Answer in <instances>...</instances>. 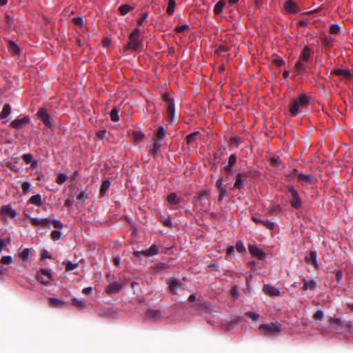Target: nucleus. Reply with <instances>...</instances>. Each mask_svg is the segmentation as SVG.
Here are the masks:
<instances>
[{"mask_svg":"<svg viewBox=\"0 0 353 353\" xmlns=\"http://www.w3.org/2000/svg\"><path fill=\"white\" fill-rule=\"evenodd\" d=\"M309 104L308 97L305 94H301L296 99L291 100L288 107L292 116H296L302 112V109Z\"/></svg>","mask_w":353,"mask_h":353,"instance_id":"obj_1","label":"nucleus"},{"mask_svg":"<svg viewBox=\"0 0 353 353\" xmlns=\"http://www.w3.org/2000/svg\"><path fill=\"white\" fill-rule=\"evenodd\" d=\"M259 330L263 332V334L267 336H276L281 331V328L277 323H270L269 324H261L259 327Z\"/></svg>","mask_w":353,"mask_h":353,"instance_id":"obj_2","label":"nucleus"},{"mask_svg":"<svg viewBox=\"0 0 353 353\" xmlns=\"http://www.w3.org/2000/svg\"><path fill=\"white\" fill-rule=\"evenodd\" d=\"M330 325L332 330L336 333H342L350 327L348 323L342 321L340 319L332 318L330 320Z\"/></svg>","mask_w":353,"mask_h":353,"instance_id":"obj_3","label":"nucleus"},{"mask_svg":"<svg viewBox=\"0 0 353 353\" xmlns=\"http://www.w3.org/2000/svg\"><path fill=\"white\" fill-rule=\"evenodd\" d=\"M162 319V313L159 310L148 309L145 315V319L148 321L159 322Z\"/></svg>","mask_w":353,"mask_h":353,"instance_id":"obj_4","label":"nucleus"},{"mask_svg":"<svg viewBox=\"0 0 353 353\" xmlns=\"http://www.w3.org/2000/svg\"><path fill=\"white\" fill-rule=\"evenodd\" d=\"M288 190L292 196L290 204L294 208H299L301 206V200L299 196L298 192L292 186H288Z\"/></svg>","mask_w":353,"mask_h":353,"instance_id":"obj_5","label":"nucleus"},{"mask_svg":"<svg viewBox=\"0 0 353 353\" xmlns=\"http://www.w3.org/2000/svg\"><path fill=\"white\" fill-rule=\"evenodd\" d=\"M163 99L167 105L168 116L172 120L174 115V104L168 94H164Z\"/></svg>","mask_w":353,"mask_h":353,"instance_id":"obj_6","label":"nucleus"},{"mask_svg":"<svg viewBox=\"0 0 353 353\" xmlns=\"http://www.w3.org/2000/svg\"><path fill=\"white\" fill-rule=\"evenodd\" d=\"M51 273L50 270H46V269H41L40 271V273L37 274V279L41 283V284H47L50 282L51 279Z\"/></svg>","mask_w":353,"mask_h":353,"instance_id":"obj_7","label":"nucleus"},{"mask_svg":"<svg viewBox=\"0 0 353 353\" xmlns=\"http://www.w3.org/2000/svg\"><path fill=\"white\" fill-rule=\"evenodd\" d=\"M123 286L121 283L114 281L108 285L105 291L108 294H114L119 293L121 290Z\"/></svg>","mask_w":353,"mask_h":353,"instance_id":"obj_8","label":"nucleus"},{"mask_svg":"<svg viewBox=\"0 0 353 353\" xmlns=\"http://www.w3.org/2000/svg\"><path fill=\"white\" fill-rule=\"evenodd\" d=\"M249 252L250 254L259 259H263L265 258V254L263 251L258 248L256 245L250 244L248 245Z\"/></svg>","mask_w":353,"mask_h":353,"instance_id":"obj_9","label":"nucleus"},{"mask_svg":"<svg viewBox=\"0 0 353 353\" xmlns=\"http://www.w3.org/2000/svg\"><path fill=\"white\" fill-rule=\"evenodd\" d=\"M263 291L265 294L271 296L280 295L279 289L270 284H265L263 287Z\"/></svg>","mask_w":353,"mask_h":353,"instance_id":"obj_10","label":"nucleus"},{"mask_svg":"<svg viewBox=\"0 0 353 353\" xmlns=\"http://www.w3.org/2000/svg\"><path fill=\"white\" fill-rule=\"evenodd\" d=\"M37 116L41 119L43 123L48 127H51L52 123H51V117L48 114L46 110L43 108H41L38 112Z\"/></svg>","mask_w":353,"mask_h":353,"instance_id":"obj_11","label":"nucleus"},{"mask_svg":"<svg viewBox=\"0 0 353 353\" xmlns=\"http://www.w3.org/2000/svg\"><path fill=\"white\" fill-rule=\"evenodd\" d=\"M30 122V118L25 117L20 119H15L11 122L10 125L15 129H20L26 126Z\"/></svg>","mask_w":353,"mask_h":353,"instance_id":"obj_12","label":"nucleus"},{"mask_svg":"<svg viewBox=\"0 0 353 353\" xmlns=\"http://www.w3.org/2000/svg\"><path fill=\"white\" fill-rule=\"evenodd\" d=\"M298 179L302 184H313L316 181L314 176L310 174H299Z\"/></svg>","mask_w":353,"mask_h":353,"instance_id":"obj_13","label":"nucleus"},{"mask_svg":"<svg viewBox=\"0 0 353 353\" xmlns=\"http://www.w3.org/2000/svg\"><path fill=\"white\" fill-rule=\"evenodd\" d=\"M159 252V248L156 245H152L150 248L141 250L140 252H137L136 254L139 256L140 253L143 254L145 256H152L157 254Z\"/></svg>","mask_w":353,"mask_h":353,"instance_id":"obj_14","label":"nucleus"},{"mask_svg":"<svg viewBox=\"0 0 353 353\" xmlns=\"http://www.w3.org/2000/svg\"><path fill=\"white\" fill-rule=\"evenodd\" d=\"M0 212L2 216H9L12 219H14L17 215L16 210L12 208L10 205H3Z\"/></svg>","mask_w":353,"mask_h":353,"instance_id":"obj_15","label":"nucleus"},{"mask_svg":"<svg viewBox=\"0 0 353 353\" xmlns=\"http://www.w3.org/2000/svg\"><path fill=\"white\" fill-rule=\"evenodd\" d=\"M252 219L255 223H260L264 225L267 228L270 230H273L274 228L275 224L273 222H271L266 219H261L259 218H257L256 216H252Z\"/></svg>","mask_w":353,"mask_h":353,"instance_id":"obj_16","label":"nucleus"},{"mask_svg":"<svg viewBox=\"0 0 353 353\" xmlns=\"http://www.w3.org/2000/svg\"><path fill=\"white\" fill-rule=\"evenodd\" d=\"M137 38L138 37H130V42L126 45L125 49L126 50L132 49L133 50H137L140 46V43L137 40Z\"/></svg>","mask_w":353,"mask_h":353,"instance_id":"obj_17","label":"nucleus"},{"mask_svg":"<svg viewBox=\"0 0 353 353\" xmlns=\"http://www.w3.org/2000/svg\"><path fill=\"white\" fill-rule=\"evenodd\" d=\"M22 159L26 163H30L31 164L32 167L33 168H35L37 167L38 165V162L37 160H34L33 159V157L32 156V154H24L23 156H22Z\"/></svg>","mask_w":353,"mask_h":353,"instance_id":"obj_18","label":"nucleus"},{"mask_svg":"<svg viewBox=\"0 0 353 353\" xmlns=\"http://www.w3.org/2000/svg\"><path fill=\"white\" fill-rule=\"evenodd\" d=\"M334 74L339 76V77H344L346 78H351L352 73V71L349 69L347 70H343V69H336L333 71Z\"/></svg>","mask_w":353,"mask_h":353,"instance_id":"obj_19","label":"nucleus"},{"mask_svg":"<svg viewBox=\"0 0 353 353\" xmlns=\"http://www.w3.org/2000/svg\"><path fill=\"white\" fill-rule=\"evenodd\" d=\"M303 289L304 290H314L316 288V282L313 280H307L305 278L303 279Z\"/></svg>","mask_w":353,"mask_h":353,"instance_id":"obj_20","label":"nucleus"},{"mask_svg":"<svg viewBox=\"0 0 353 353\" xmlns=\"http://www.w3.org/2000/svg\"><path fill=\"white\" fill-rule=\"evenodd\" d=\"M49 301H50V307H65V303L61 299H55V298H49Z\"/></svg>","mask_w":353,"mask_h":353,"instance_id":"obj_21","label":"nucleus"},{"mask_svg":"<svg viewBox=\"0 0 353 353\" xmlns=\"http://www.w3.org/2000/svg\"><path fill=\"white\" fill-rule=\"evenodd\" d=\"M284 8L288 12H296V4L293 1H287L284 4Z\"/></svg>","mask_w":353,"mask_h":353,"instance_id":"obj_22","label":"nucleus"},{"mask_svg":"<svg viewBox=\"0 0 353 353\" xmlns=\"http://www.w3.org/2000/svg\"><path fill=\"white\" fill-rule=\"evenodd\" d=\"M110 181L108 179L104 180L101 185L99 190V194L101 196H104L106 193V191L110 188Z\"/></svg>","mask_w":353,"mask_h":353,"instance_id":"obj_23","label":"nucleus"},{"mask_svg":"<svg viewBox=\"0 0 353 353\" xmlns=\"http://www.w3.org/2000/svg\"><path fill=\"white\" fill-rule=\"evenodd\" d=\"M305 62L302 60H299L296 63L295 66H294V68L296 71V75L300 74L301 73H302L303 72L305 71Z\"/></svg>","mask_w":353,"mask_h":353,"instance_id":"obj_24","label":"nucleus"},{"mask_svg":"<svg viewBox=\"0 0 353 353\" xmlns=\"http://www.w3.org/2000/svg\"><path fill=\"white\" fill-rule=\"evenodd\" d=\"M29 201L37 206H41L43 204L41 196L39 194L31 196Z\"/></svg>","mask_w":353,"mask_h":353,"instance_id":"obj_25","label":"nucleus"},{"mask_svg":"<svg viewBox=\"0 0 353 353\" xmlns=\"http://www.w3.org/2000/svg\"><path fill=\"white\" fill-rule=\"evenodd\" d=\"M179 286V281L172 279L169 282V289L172 294H176V289Z\"/></svg>","mask_w":353,"mask_h":353,"instance_id":"obj_26","label":"nucleus"},{"mask_svg":"<svg viewBox=\"0 0 353 353\" xmlns=\"http://www.w3.org/2000/svg\"><path fill=\"white\" fill-rule=\"evenodd\" d=\"M305 259L308 263H312V265H317L316 260V252L315 251H311L309 256L305 257Z\"/></svg>","mask_w":353,"mask_h":353,"instance_id":"obj_27","label":"nucleus"},{"mask_svg":"<svg viewBox=\"0 0 353 353\" xmlns=\"http://www.w3.org/2000/svg\"><path fill=\"white\" fill-rule=\"evenodd\" d=\"M168 201L172 205L178 204L180 201V199L177 196V195L172 192L168 195L167 196Z\"/></svg>","mask_w":353,"mask_h":353,"instance_id":"obj_28","label":"nucleus"},{"mask_svg":"<svg viewBox=\"0 0 353 353\" xmlns=\"http://www.w3.org/2000/svg\"><path fill=\"white\" fill-rule=\"evenodd\" d=\"M11 112V107L9 104H6L2 109V111L0 114L1 119L7 118Z\"/></svg>","mask_w":353,"mask_h":353,"instance_id":"obj_29","label":"nucleus"},{"mask_svg":"<svg viewBox=\"0 0 353 353\" xmlns=\"http://www.w3.org/2000/svg\"><path fill=\"white\" fill-rule=\"evenodd\" d=\"M310 57V50L308 47H304L301 54V59L305 62H307Z\"/></svg>","mask_w":353,"mask_h":353,"instance_id":"obj_30","label":"nucleus"},{"mask_svg":"<svg viewBox=\"0 0 353 353\" xmlns=\"http://www.w3.org/2000/svg\"><path fill=\"white\" fill-rule=\"evenodd\" d=\"M29 253L30 249L28 248L19 250V257L22 261H26L28 259Z\"/></svg>","mask_w":353,"mask_h":353,"instance_id":"obj_31","label":"nucleus"},{"mask_svg":"<svg viewBox=\"0 0 353 353\" xmlns=\"http://www.w3.org/2000/svg\"><path fill=\"white\" fill-rule=\"evenodd\" d=\"M225 5V3L224 1L223 0H220L219 1L214 8V12H215V14H219L221 12V11L223 10L224 6Z\"/></svg>","mask_w":353,"mask_h":353,"instance_id":"obj_32","label":"nucleus"},{"mask_svg":"<svg viewBox=\"0 0 353 353\" xmlns=\"http://www.w3.org/2000/svg\"><path fill=\"white\" fill-rule=\"evenodd\" d=\"M72 303L73 305H75L80 309H83L85 307V303L83 300L78 299L77 298H73L72 299Z\"/></svg>","mask_w":353,"mask_h":353,"instance_id":"obj_33","label":"nucleus"},{"mask_svg":"<svg viewBox=\"0 0 353 353\" xmlns=\"http://www.w3.org/2000/svg\"><path fill=\"white\" fill-rule=\"evenodd\" d=\"M246 176V174L245 173H239L237 175V179L234 184V188H237V189H240L241 187V185H242V183H243V181L241 179V178L243 176Z\"/></svg>","mask_w":353,"mask_h":353,"instance_id":"obj_34","label":"nucleus"},{"mask_svg":"<svg viewBox=\"0 0 353 353\" xmlns=\"http://www.w3.org/2000/svg\"><path fill=\"white\" fill-rule=\"evenodd\" d=\"M9 49L14 54H19V48L18 46L13 41H9Z\"/></svg>","mask_w":353,"mask_h":353,"instance_id":"obj_35","label":"nucleus"},{"mask_svg":"<svg viewBox=\"0 0 353 353\" xmlns=\"http://www.w3.org/2000/svg\"><path fill=\"white\" fill-rule=\"evenodd\" d=\"M199 134V132H194L192 133H190L189 134L187 137H186V141H187V143L188 144H191L192 143L195 139H196V137H197V135Z\"/></svg>","mask_w":353,"mask_h":353,"instance_id":"obj_36","label":"nucleus"},{"mask_svg":"<svg viewBox=\"0 0 353 353\" xmlns=\"http://www.w3.org/2000/svg\"><path fill=\"white\" fill-rule=\"evenodd\" d=\"M175 2L174 0H169L167 8V12L169 14H172L174 12Z\"/></svg>","mask_w":353,"mask_h":353,"instance_id":"obj_37","label":"nucleus"},{"mask_svg":"<svg viewBox=\"0 0 353 353\" xmlns=\"http://www.w3.org/2000/svg\"><path fill=\"white\" fill-rule=\"evenodd\" d=\"M165 129L163 127H160L156 133V137L158 139H161L165 136Z\"/></svg>","mask_w":353,"mask_h":353,"instance_id":"obj_38","label":"nucleus"},{"mask_svg":"<svg viewBox=\"0 0 353 353\" xmlns=\"http://www.w3.org/2000/svg\"><path fill=\"white\" fill-rule=\"evenodd\" d=\"M110 117L113 121H118L119 120V111L117 108H113L110 112Z\"/></svg>","mask_w":353,"mask_h":353,"instance_id":"obj_39","label":"nucleus"},{"mask_svg":"<svg viewBox=\"0 0 353 353\" xmlns=\"http://www.w3.org/2000/svg\"><path fill=\"white\" fill-rule=\"evenodd\" d=\"M324 317V313L322 310H317L313 315V319L315 321H321Z\"/></svg>","mask_w":353,"mask_h":353,"instance_id":"obj_40","label":"nucleus"},{"mask_svg":"<svg viewBox=\"0 0 353 353\" xmlns=\"http://www.w3.org/2000/svg\"><path fill=\"white\" fill-rule=\"evenodd\" d=\"M235 248L237 250V252H239V253H244L246 252L245 248L243 242L241 241H239L236 243Z\"/></svg>","mask_w":353,"mask_h":353,"instance_id":"obj_41","label":"nucleus"},{"mask_svg":"<svg viewBox=\"0 0 353 353\" xmlns=\"http://www.w3.org/2000/svg\"><path fill=\"white\" fill-rule=\"evenodd\" d=\"M131 9L132 8L128 5H123L119 8V12L123 15L127 14Z\"/></svg>","mask_w":353,"mask_h":353,"instance_id":"obj_42","label":"nucleus"},{"mask_svg":"<svg viewBox=\"0 0 353 353\" xmlns=\"http://www.w3.org/2000/svg\"><path fill=\"white\" fill-rule=\"evenodd\" d=\"M245 316L254 321H257L259 317V314L254 312H247Z\"/></svg>","mask_w":353,"mask_h":353,"instance_id":"obj_43","label":"nucleus"},{"mask_svg":"<svg viewBox=\"0 0 353 353\" xmlns=\"http://www.w3.org/2000/svg\"><path fill=\"white\" fill-rule=\"evenodd\" d=\"M10 243V239L9 238L7 239H0V252L1 250L6 248Z\"/></svg>","mask_w":353,"mask_h":353,"instance_id":"obj_44","label":"nucleus"},{"mask_svg":"<svg viewBox=\"0 0 353 353\" xmlns=\"http://www.w3.org/2000/svg\"><path fill=\"white\" fill-rule=\"evenodd\" d=\"M330 32L334 34H337L341 31V27L339 24H333L330 27Z\"/></svg>","mask_w":353,"mask_h":353,"instance_id":"obj_45","label":"nucleus"},{"mask_svg":"<svg viewBox=\"0 0 353 353\" xmlns=\"http://www.w3.org/2000/svg\"><path fill=\"white\" fill-rule=\"evenodd\" d=\"M67 179V175L63 173H61L59 174V176L57 178V183L59 184L63 183Z\"/></svg>","mask_w":353,"mask_h":353,"instance_id":"obj_46","label":"nucleus"},{"mask_svg":"<svg viewBox=\"0 0 353 353\" xmlns=\"http://www.w3.org/2000/svg\"><path fill=\"white\" fill-rule=\"evenodd\" d=\"M21 189L23 194H27L30 189V184L28 182H23L21 185Z\"/></svg>","mask_w":353,"mask_h":353,"instance_id":"obj_47","label":"nucleus"},{"mask_svg":"<svg viewBox=\"0 0 353 353\" xmlns=\"http://www.w3.org/2000/svg\"><path fill=\"white\" fill-rule=\"evenodd\" d=\"M219 201L223 200V199L228 195V191L225 189V188H220V190H219Z\"/></svg>","mask_w":353,"mask_h":353,"instance_id":"obj_48","label":"nucleus"},{"mask_svg":"<svg viewBox=\"0 0 353 353\" xmlns=\"http://www.w3.org/2000/svg\"><path fill=\"white\" fill-rule=\"evenodd\" d=\"M161 147V143L159 141L156 140L153 144L152 152L153 153H157Z\"/></svg>","mask_w":353,"mask_h":353,"instance_id":"obj_49","label":"nucleus"},{"mask_svg":"<svg viewBox=\"0 0 353 353\" xmlns=\"http://www.w3.org/2000/svg\"><path fill=\"white\" fill-rule=\"evenodd\" d=\"M133 134L134 139L137 141H141L144 137L143 133L141 131L134 132Z\"/></svg>","mask_w":353,"mask_h":353,"instance_id":"obj_50","label":"nucleus"},{"mask_svg":"<svg viewBox=\"0 0 353 353\" xmlns=\"http://www.w3.org/2000/svg\"><path fill=\"white\" fill-rule=\"evenodd\" d=\"M51 238L54 241H57L61 238V232L59 231L53 230L51 232Z\"/></svg>","mask_w":353,"mask_h":353,"instance_id":"obj_51","label":"nucleus"},{"mask_svg":"<svg viewBox=\"0 0 353 353\" xmlns=\"http://www.w3.org/2000/svg\"><path fill=\"white\" fill-rule=\"evenodd\" d=\"M230 294L234 298V299H237L238 298V294H239V289L237 288V286L234 285L233 286L231 290H230Z\"/></svg>","mask_w":353,"mask_h":353,"instance_id":"obj_52","label":"nucleus"},{"mask_svg":"<svg viewBox=\"0 0 353 353\" xmlns=\"http://www.w3.org/2000/svg\"><path fill=\"white\" fill-rule=\"evenodd\" d=\"M1 261L2 263L10 264L12 262V258L11 256H5L1 258Z\"/></svg>","mask_w":353,"mask_h":353,"instance_id":"obj_53","label":"nucleus"},{"mask_svg":"<svg viewBox=\"0 0 353 353\" xmlns=\"http://www.w3.org/2000/svg\"><path fill=\"white\" fill-rule=\"evenodd\" d=\"M88 198V194L85 192H81L77 196V199L81 202H84V201Z\"/></svg>","mask_w":353,"mask_h":353,"instance_id":"obj_54","label":"nucleus"},{"mask_svg":"<svg viewBox=\"0 0 353 353\" xmlns=\"http://www.w3.org/2000/svg\"><path fill=\"white\" fill-rule=\"evenodd\" d=\"M40 223H41V225H43V226L50 228V219H48L47 218L41 219H40Z\"/></svg>","mask_w":353,"mask_h":353,"instance_id":"obj_55","label":"nucleus"},{"mask_svg":"<svg viewBox=\"0 0 353 353\" xmlns=\"http://www.w3.org/2000/svg\"><path fill=\"white\" fill-rule=\"evenodd\" d=\"M141 18L137 21V23L139 26H141L143 24V21L148 18V14L147 12H144L141 14Z\"/></svg>","mask_w":353,"mask_h":353,"instance_id":"obj_56","label":"nucleus"},{"mask_svg":"<svg viewBox=\"0 0 353 353\" xmlns=\"http://www.w3.org/2000/svg\"><path fill=\"white\" fill-rule=\"evenodd\" d=\"M188 28V25H182V26H179L176 27L175 30H176V31L177 32H183V31H185Z\"/></svg>","mask_w":353,"mask_h":353,"instance_id":"obj_57","label":"nucleus"},{"mask_svg":"<svg viewBox=\"0 0 353 353\" xmlns=\"http://www.w3.org/2000/svg\"><path fill=\"white\" fill-rule=\"evenodd\" d=\"M216 186L218 190H220V188H225L223 185V178L221 177L219 178L216 182Z\"/></svg>","mask_w":353,"mask_h":353,"instance_id":"obj_58","label":"nucleus"},{"mask_svg":"<svg viewBox=\"0 0 353 353\" xmlns=\"http://www.w3.org/2000/svg\"><path fill=\"white\" fill-rule=\"evenodd\" d=\"M236 163V156L235 154L230 155L228 161V164L230 166H233Z\"/></svg>","mask_w":353,"mask_h":353,"instance_id":"obj_59","label":"nucleus"},{"mask_svg":"<svg viewBox=\"0 0 353 353\" xmlns=\"http://www.w3.org/2000/svg\"><path fill=\"white\" fill-rule=\"evenodd\" d=\"M52 224H53V226L56 228H62L63 227V224L61 221H58V220H53L52 221Z\"/></svg>","mask_w":353,"mask_h":353,"instance_id":"obj_60","label":"nucleus"},{"mask_svg":"<svg viewBox=\"0 0 353 353\" xmlns=\"http://www.w3.org/2000/svg\"><path fill=\"white\" fill-rule=\"evenodd\" d=\"M273 62L278 66H281V65H283L284 63H285V61L284 60H283L282 59H273Z\"/></svg>","mask_w":353,"mask_h":353,"instance_id":"obj_61","label":"nucleus"},{"mask_svg":"<svg viewBox=\"0 0 353 353\" xmlns=\"http://www.w3.org/2000/svg\"><path fill=\"white\" fill-rule=\"evenodd\" d=\"M31 219V222L34 225V226H39V225H41V223H40V219H37V218H32L31 217L30 218Z\"/></svg>","mask_w":353,"mask_h":353,"instance_id":"obj_62","label":"nucleus"},{"mask_svg":"<svg viewBox=\"0 0 353 353\" xmlns=\"http://www.w3.org/2000/svg\"><path fill=\"white\" fill-rule=\"evenodd\" d=\"M106 134V130H99L97 132V135L99 138H100L101 139H103L105 135Z\"/></svg>","mask_w":353,"mask_h":353,"instance_id":"obj_63","label":"nucleus"},{"mask_svg":"<svg viewBox=\"0 0 353 353\" xmlns=\"http://www.w3.org/2000/svg\"><path fill=\"white\" fill-rule=\"evenodd\" d=\"M73 21L74 22V23L77 24V25H79V26H83V19L81 17H75L73 19Z\"/></svg>","mask_w":353,"mask_h":353,"instance_id":"obj_64","label":"nucleus"}]
</instances>
